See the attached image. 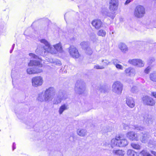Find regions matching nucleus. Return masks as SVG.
Returning a JSON list of instances; mask_svg holds the SVG:
<instances>
[{
  "label": "nucleus",
  "mask_w": 156,
  "mask_h": 156,
  "mask_svg": "<svg viewBox=\"0 0 156 156\" xmlns=\"http://www.w3.org/2000/svg\"><path fill=\"white\" fill-rule=\"evenodd\" d=\"M118 61L117 59H114L112 60V62L113 64L115 66L116 64H118L117 63L118 62Z\"/></svg>",
  "instance_id": "46"
},
{
  "label": "nucleus",
  "mask_w": 156,
  "mask_h": 156,
  "mask_svg": "<svg viewBox=\"0 0 156 156\" xmlns=\"http://www.w3.org/2000/svg\"><path fill=\"white\" fill-rule=\"evenodd\" d=\"M127 137L130 140L138 141L139 139V135L134 132H130L126 134Z\"/></svg>",
  "instance_id": "13"
},
{
  "label": "nucleus",
  "mask_w": 156,
  "mask_h": 156,
  "mask_svg": "<svg viewBox=\"0 0 156 156\" xmlns=\"http://www.w3.org/2000/svg\"><path fill=\"white\" fill-rule=\"evenodd\" d=\"M151 95L156 98V92H151Z\"/></svg>",
  "instance_id": "48"
},
{
  "label": "nucleus",
  "mask_w": 156,
  "mask_h": 156,
  "mask_svg": "<svg viewBox=\"0 0 156 156\" xmlns=\"http://www.w3.org/2000/svg\"><path fill=\"white\" fill-rule=\"evenodd\" d=\"M75 90L79 94H83L85 90V83L81 80H78L75 84Z\"/></svg>",
  "instance_id": "5"
},
{
  "label": "nucleus",
  "mask_w": 156,
  "mask_h": 156,
  "mask_svg": "<svg viewBox=\"0 0 156 156\" xmlns=\"http://www.w3.org/2000/svg\"><path fill=\"white\" fill-rule=\"evenodd\" d=\"M119 4H109V8L110 11L114 12L117 10Z\"/></svg>",
  "instance_id": "23"
},
{
  "label": "nucleus",
  "mask_w": 156,
  "mask_h": 156,
  "mask_svg": "<svg viewBox=\"0 0 156 156\" xmlns=\"http://www.w3.org/2000/svg\"><path fill=\"white\" fill-rule=\"evenodd\" d=\"M70 49H76V48H74V47H73L72 46H70Z\"/></svg>",
  "instance_id": "53"
},
{
  "label": "nucleus",
  "mask_w": 156,
  "mask_h": 156,
  "mask_svg": "<svg viewBox=\"0 0 156 156\" xmlns=\"http://www.w3.org/2000/svg\"><path fill=\"white\" fill-rule=\"evenodd\" d=\"M128 142L125 139H122L120 136H116L115 139H112L111 141L110 145L112 148L115 146L120 147H125L128 144Z\"/></svg>",
  "instance_id": "1"
},
{
  "label": "nucleus",
  "mask_w": 156,
  "mask_h": 156,
  "mask_svg": "<svg viewBox=\"0 0 156 156\" xmlns=\"http://www.w3.org/2000/svg\"><path fill=\"white\" fill-rule=\"evenodd\" d=\"M91 24L96 29H98L101 27L102 22L100 19H95L92 21Z\"/></svg>",
  "instance_id": "17"
},
{
  "label": "nucleus",
  "mask_w": 156,
  "mask_h": 156,
  "mask_svg": "<svg viewBox=\"0 0 156 156\" xmlns=\"http://www.w3.org/2000/svg\"><path fill=\"white\" fill-rule=\"evenodd\" d=\"M128 62L130 64L137 67H143L144 65V62L141 59H130Z\"/></svg>",
  "instance_id": "9"
},
{
  "label": "nucleus",
  "mask_w": 156,
  "mask_h": 156,
  "mask_svg": "<svg viewBox=\"0 0 156 156\" xmlns=\"http://www.w3.org/2000/svg\"><path fill=\"white\" fill-rule=\"evenodd\" d=\"M17 110H18V111H19V108H18V109Z\"/></svg>",
  "instance_id": "60"
},
{
  "label": "nucleus",
  "mask_w": 156,
  "mask_h": 156,
  "mask_svg": "<svg viewBox=\"0 0 156 156\" xmlns=\"http://www.w3.org/2000/svg\"><path fill=\"white\" fill-rule=\"evenodd\" d=\"M131 146L133 148L136 150H139L141 148V146L139 144L134 143L131 144Z\"/></svg>",
  "instance_id": "31"
},
{
  "label": "nucleus",
  "mask_w": 156,
  "mask_h": 156,
  "mask_svg": "<svg viewBox=\"0 0 156 156\" xmlns=\"http://www.w3.org/2000/svg\"><path fill=\"white\" fill-rule=\"evenodd\" d=\"M118 47L119 49H127V46L125 44L122 43H119Z\"/></svg>",
  "instance_id": "36"
},
{
  "label": "nucleus",
  "mask_w": 156,
  "mask_h": 156,
  "mask_svg": "<svg viewBox=\"0 0 156 156\" xmlns=\"http://www.w3.org/2000/svg\"><path fill=\"white\" fill-rule=\"evenodd\" d=\"M154 46L156 47V43H155Z\"/></svg>",
  "instance_id": "58"
},
{
  "label": "nucleus",
  "mask_w": 156,
  "mask_h": 156,
  "mask_svg": "<svg viewBox=\"0 0 156 156\" xmlns=\"http://www.w3.org/2000/svg\"><path fill=\"white\" fill-rule=\"evenodd\" d=\"M116 68L117 69L122 70L123 69V67L121 65L119 64H116V65H115Z\"/></svg>",
  "instance_id": "43"
},
{
  "label": "nucleus",
  "mask_w": 156,
  "mask_h": 156,
  "mask_svg": "<svg viewBox=\"0 0 156 156\" xmlns=\"http://www.w3.org/2000/svg\"><path fill=\"white\" fill-rule=\"evenodd\" d=\"M43 82V80L42 77L37 76L33 77L32 79L33 86L35 87L41 85Z\"/></svg>",
  "instance_id": "8"
},
{
  "label": "nucleus",
  "mask_w": 156,
  "mask_h": 156,
  "mask_svg": "<svg viewBox=\"0 0 156 156\" xmlns=\"http://www.w3.org/2000/svg\"><path fill=\"white\" fill-rule=\"evenodd\" d=\"M37 100L41 102L49 101L48 98H46V96L45 95L44 92H42L38 94Z\"/></svg>",
  "instance_id": "14"
},
{
  "label": "nucleus",
  "mask_w": 156,
  "mask_h": 156,
  "mask_svg": "<svg viewBox=\"0 0 156 156\" xmlns=\"http://www.w3.org/2000/svg\"><path fill=\"white\" fill-rule=\"evenodd\" d=\"M15 143H13L12 145V150L13 151L14 149H16L15 147Z\"/></svg>",
  "instance_id": "50"
},
{
  "label": "nucleus",
  "mask_w": 156,
  "mask_h": 156,
  "mask_svg": "<svg viewBox=\"0 0 156 156\" xmlns=\"http://www.w3.org/2000/svg\"><path fill=\"white\" fill-rule=\"evenodd\" d=\"M109 4H119V0H110Z\"/></svg>",
  "instance_id": "41"
},
{
  "label": "nucleus",
  "mask_w": 156,
  "mask_h": 156,
  "mask_svg": "<svg viewBox=\"0 0 156 156\" xmlns=\"http://www.w3.org/2000/svg\"><path fill=\"white\" fill-rule=\"evenodd\" d=\"M106 15L108 16L109 17L112 19H113L115 17V13L112 12H108L107 13Z\"/></svg>",
  "instance_id": "34"
},
{
  "label": "nucleus",
  "mask_w": 156,
  "mask_h": 156,
  "mask_svg": "<svg viewBox=\"0 0 156 156\" xmlns=\"http://www.w3.org/2000/svg\"><path fill=\"white\" fill-rule=\"evenodd\" d=\"M143 156H152L146 150H144L140 152Z\"/></svg>",
  "instance_id": "32"
},
{
  "label": "nucleus",
  "mask_w": 156,
  "mask_h": 156,
  "mask_svg": "<svg viewBox=\"0 0 156 156\" xmlns=\"http://www.w3.org/2000/svg\"><path fill=\"white\" fill-rule=\"evenodd\" d=\"M146 25L150 28L153 27H156V22L153 20H148L146 23Z\"/></svg>",
  "instance_id": "28"
},
{
  "label": "nucleus",
  "mask_w": 156,
  "mask_h": 156,
  "mask_svg": "<svg viewBox=\"0 0 156 156\" xmlns=\"http://www.w3.org/2000/svg\"><path fill=\"white\" fill-rule=\"evenodd\" d=\"M143 100L144 104L150 106H153L155 103V101L153 98L147 96L143 98Z\"/></svg>",
  "instance_id": "12"
},
{
  "label": "nucleus",
  "mask_w": 156,
  "mask_h": 156,
  "mask_svg": "<svg viewBox=\"0 0 156 156\" xmlns=\"http://www.w3.org/2000/svg\"><path fill=\"white\" fill-rule=\"evenodd\" d=\"M67 98V95L64 93L63 91H59L57 97L54 98L53 100V104L57 105L60 103L62 100H66Z\"/></svg>",
  "instance_id": "6"
},
{
  "label": "nucleus",
  "mask_w": 156,
  "mask_h": 156,
  "mask_svg": "<svg viewBox=\"0 0 156 156\" xmlns=\"http://www.w3.org/2000/svg\"><path fill=\"white\" fill-rule=\"evenodd\" d=\"M134 129L136 130H142L144 129V127L138 125H135L134 126Z\"/></svg>",
  "instance_id": "37"
},
{
  "label": "nucleus",
  "mask_w": 156,
  "mask_h": 156,
  "mask_svg": "<svg viewBox=\"0 0 156 156\" xmlns=\"http://www.w3.org/2000/svg\"><path fill=\"white\" fill-rule=\"evenodd\" d=\"M137 118L139 121L144 119V122L145 125L147 126L152 124L154 121L153 118L151 116L148 115L143 117L142 115H139L137 116Z\"/></svg>",
  "instance_id": "10"
},
{
  "label": "nucleus",
  "mask_w": 156,
  "mask_h": 156,
  "mask_svg": "<svg viewBox=\"0 0 156 156\" xmlns=\"http://www.w3.org/2000/svg\"><path fill=\"white\" fill-rule=\"evenodd\" d=\"M137 90V87L136 86L133 87H132L131 89V91L133 93L136 92V90Z\"/></svg>",
  "instance_id": "45"
},
{
  "label": "nucleus",
  "mask_w": 156,
  "mask_h": 156,
  "mask_svg": "<svg viewBox=\"0 0 156 156\" xmlns=\"http://www.w3.org/2000/svg\"><path fill=\"white\" fill-rule=\"evenodd\" d=\"M41 70L39 69L37 71H35V70L33 68H29L27 69V71L28 74H37L40 72Z\"/></svg>",
  "instance_id": "22"
},
{
  "label": "nucleus",
  "mask_w": 156,
  "mask_h": 156,
  "mask_svg": "<svg viewBox=\"0 0 156 156\" xmlns=\"http://www.w3.org/2000/svg\"><path fill=\"white\" fill-rule=\"evenodd\" d=\"M28 66H34V69H35L36 71H37L39 69L41 70V71L39 72V73L42 72L43 71L39 67H41L42 66V65L40 64L39 61L31 60L28 64Z\"/></svg>",
  "instance_id": "11"
},
{
  "label": "nucleus",
  "mask_w": 156,
  "mask_h": 156,
  "mask_svg": "<svg viewBox=\"0 0 156 156\" xmlns=\"http://www.w3.org/2000/svg\"><path fill=\"white\" fill-rule=\"evenodd\" d=\"M125 72L127 75L130 76H134L136 74L135 69L131 67L126 69L125 70Z\"/></svg>",
  "instance_id": "15"
},
{
  "label": "nucleus",
  "mask_w": 156,
  "mask_h": 156,
  "mask_svg": "<svg viewBox=\"0 0 156 156\" xmlns=\"http://www.w3.org/2000/svg\"><path fill=\"white\" fill-rule=\"evenodd\" d=\"M49 61L51 63H56V64L59 65H61V62L60 61L58 60H55L53 59L50 58L49 59Z\"/></svg>",
  "instance_id": "33"
},
{
  "label": "nucleus",
  "mask_w": 156,
  "mask_h": 156,
  "mask_svg": "<svg viewBox=\"0 0 156 156\" xmlns=\"http://www.w3.org/2000/svg\"><path fill=\"white\" fill-rule=\"evenodd\" d=\"M111 31L110 32V33H111ZM114 32H115V31H114V30H112V34H113Z\"/></svg>",
  "instance_id": "54"
},
{
  "label": "nucleus",
  "mask_w": 156,
  "mask_h": 156,
  "mask_svg": "<svg viewBox=\"0 0 156 156\" xmlns=\"http://www.w3.org/2000/svg\"><path fill=\"white\" fill-rule=\"evenodd\" d=\"M97 34L99 36L105 37L106 35V32L105 30L101 29L98 32Z\"/></svg>",
  "instance_id": "30"
},
{
  "label": "nucleus",
  "mask_w": 156,
  "mask_h": 156,
  "mask_svg": "<svg viewBox=\"0 0 156 156\" xmlns=\"http://www.w3.org/2000/svg\"><path fill=\"white\" fill-rule=\"evenodd\" d=\"M44 94L49 101H51L55 94V90L54 87H50L44 91Z\"/></svg>",
  "instance_id": "7"
},
{
  "label": "nucleus",
  "mask_w": 156,
  "mask_h": 156,
  "mask_svg": "<svg viewBox=\"0 0 156 156\" xmlns=\"http://www.w3.org/2000/svg\"><path fill=\"white\" fill-rule=\"evenodd\" d=\"M48 51L50 52L52 54H56L57 53L58 50H62V49H48Z\"/></svg>",
  "instance_id": "39"
},
{
  "label": "nucleus",
  "mask_w": 156,
  "mask_h": 156,
  "mask_svg": "<svg viewBox=\"0 0 156 156\" xmlns=\"http://www.w3.org/2000/svg\"><path fill=\"white\" fill-rule=\"evenodd\" d=\"M151 153L155 156H156V152L153 151H151Z\"/></svg>",
  "instance_id": "51"
},
{
  "label": "nucleus",
  "mask_w": 156,
  "mask_h": 156,
  "mask_svg": "<svg viewBox=\"0 0 156 156\" xmlns=\"http://www.w3.org/2000/svg\"><path fill=\"white\" fill-rule=\"evenodd\" d=\"M53 46L55 49H62V46L60 43L53 45Z\"/></svg>",
  "instance_id": "38"
},
{
  "label": "nucleus",
  "mask_w": 156,
  "mask_h": 156,
  "mask_svg": "<svg viewBox=\"0 0 156 156\" xmlns=\"http://www.w3.org/2000/svg\"><path fill=\"white\" fill-rule=\"evenodd\" d=\"M90 45V43L88 41H83L80 43V45L82 48H88Z\"/></svg>",
  "instance_id": "29"
},
{
  "label": "nucleus",
  "mask_w": 156,
  "mask_h": 156,
  "mask_svg": "<svg viewBox=\"0 0 156 156\" xmlns=\"http://www.w3.org/2000/svg\"><path fill=\"white\" fill-rule=\"evenodd\" d=\"M69 51L73 57L77 58L79 57L80 54L77 49H69Z\"/></svg>",
  "instance_id": "20"
},
{
  "label": "nucleus",
  "mask_w": 156,
  "mask_h": 156,
  "mask_svg": "<svg viewBox=\"0 0 156 156\" xmlns=\"http://www.w3.org/2000/svg\"><path fill=\"white\" fill-rule=\"evenodd\" d=\"M126 103L130 108H133L135 105V103L133 98L132 97L127 98L126 99Z\"/></svg>",
  "instance_id": "19"
},
{
  "label": "nucleus",
  "mask_w": 156,
  "mask_h": 156,
  "mask_svg": "<svg viewBox=\"0 0 156 156\" xmlns=\"http://www.w3.org/2000/svg\"><path fill=\"white\" fill-rule=\"evenodd\" d=\"M152 61H154V58L151 59Z\"/></svg>",
  "instance_id": "56"
},
{
  "label": "nucleus",
  "mask_w": 156,
  "mask_h": 156,
  "mask_svg": "<svg viewBox=\"0 0 156 156\" xmlns=\"http://www.w3.org/2000/svg\"><path fill=\"white\" fill-rule=\"evenodd\" d=\"M154 136H156V133H155L154 134Z\"/></svg>",
  "instance_id": "59"
},
{
  "label": "nucleus",
  "mask_w": 156,
  "mask_h": 156,
  "mask_svg": "<svg viewBox=\"0 0 156 156\" xmlns=\"http://www.w3.org/2000/svg\"><path fill=\"white\" fill-rule=\"evenodd\" d=\"M141 134L142 136V137L140 138L141 141L143 143L147 142L150 137L148 133L147 132H144L142 133Z\"/></svg>",
  "instance_id": "16"
},
{
  "label": "nucleus",
  "mask_w": 156,
  "mask_h": 156,
  "mask_svg": "<svg viewBox=\"0 0 156 156\" xmlns=\"http://www.w3.org/2000/svg\"><path fill=\"white\" fill-rule=\"evenodd\" d=\"M29 55L33 57V58H37V56H36V55H34L33 53H30Z\"/></svg>",
  "instance_id": "47"
},
{
  "label": "nucleus",
  "mask_w": 156,
  "mask_h": 156,
  "mask_svg": "<svg viewBox=\"0 0 156 156\" xmlns=\"http://www.w3.org/2000/svg\"><path fill=\"white\" fill-rule=\"evenodd\" d=\"M131 0H127L125 3V5L128 4L131 2Z\"/></svg>",
  "instance_id": "49"
},
{
  "label": "nucleus",
  "mask_w": 156,
  "mask_h": 156,
  "mask_svg": "<svg viewBox=\"0 0 156 156\" xmlns=\"http://www.w3.org/2000/svg\"><path fill=\"white\" fill-rule=\"evenodd\" d=\"M40 42L43 44L47 48L51 49V47L50 43L46 39H43L40 40Z\"/></svg>",
  "instance_id": "25"
},
{
  "label": "nucleus",
  "mask_w": 156,
  "mask_h": 156,
  "mask_svg": "<svg viewBox=\"0 0 156 156\" xmlns=\"http://www.w3.org/2000/svg\"><path fill=\"white\" fill-rule=\"evenodd\" d=\"M77 133L81 136H84L87 134V131L84 129H78L77 131Z\"/></svg>",
  "instance_id": "24"
},
{
  "label": "nucleus",
  "mask_w": 156,
  "mask_h": 156,
  "mask_svg": "<svg viewBox=\"0 0 156 156\" xmlns=\"http://www.w3.org/2000/svg\"><path fill=\"white\" fill-rule=\"evenodd\" d=\"M101 62L103 63V66H107L110 65L111 63V62L107 59L102 60L101 61Z\"/></svg>",
  "instance_id": "35"
},
{
  "label": "nucleus",
  "mask_w": 156,
  "mask_h": 156,
  "mask_svg": "<svg viewBox=\"0 0 156 156\" xmlns=\"http://www.w3.org/2000/svg\"><path fill=\"white\" fill-rule=\"evenodd\" d=\"M128 156H139V154L134 151L129 149L127 151Z\"/></svg>",
  "instance_id": "26"
},
{
  "label": "nucleus",
  "mask_w": 156,
  "mask_h": 156,
  "mask_svg": "<svg viewBox=\"0 0 156 156\" xmlns=\"http://www.w3.org/2000/svg\"><path fill=\"white\" fill-rule=\"evenodd\" d=\"M105 68L104 66H99L98 65H97L94 66V68L96 69H103Z\"/></svg>",
  "instance_id": "40"
},
{
  "label": "nucleus",
  "mask_w": 156,
  "mask_h": 156,
  "mask_svg": "<svg viewBox=\"0 0 156 156\" xmlns=\"http://www.w3.org/2000/svg\"><path fill=\"white\" fill-rule=\"evenodd\" d=\"M112 153L115 155L124 156L125 154V151L122 150H113Z\"/></svg>",
  "instance_id": "21"
},
{
  "label": "nucleus",
  "mask_w": 156,
  "mask_h": 156,
  "mask_svg": "<svg viewBox=\"0 0 156 156\" xmlns=\"http://www.w3.org/2000/svg\"><path fill=\"white\" fill-rule=\"evenodd\" d=\"M121 50H122V52H124V50H125V51H126L127 49H121Z\"/></svg>",
  "instance_id": "55"
},
{
  "label": "nucleus",
  "mask_w": 156,
  "mask_h": 156,
  "mask_svg": "<svg viewBox=\"0 0 156 156\" xmlns=\"http://www.w3.org/2000/svg\"><path fill=\"white\" fill-rule=\"evenodd\" d=\"M11 76L14 87H18L19 83V67H15L12 70Z\"/></svg>",
  "instance_id": "2"
},
{
  "label": "nucleus",
  "mask_w": 156,
  "mask_h": 156,
  "mask_svg": "<svg viewBox=\"0 0 156 156\" xmlns=\"http://www.w3.org/2000/svg\"><path fill=\"white\" fill-rule=\"evenodd\" d=\"M69 108V105L67 103H64L61 105L59 108L58 112L59 115L62 114L64 111L67 110Z\"/></svg>",
  "instance_id": "18"
},
{
  "label": "nucleus",
  "mask_w": 156,
  "mask_h": 156,
  "mask_svg": "<svg viewBox=\"0 0 156 156\" xmlns=\"http://www.w3.org/2000/svg\"><path fill=\"white\" fill-rule=\"evenodd\" d=\"M150 80L153 82H156V71H154L149 75Z\"/></svg>",
  "instance_id": "27"
},
{
  "label": "nucleus",
  "mask_w": 156,
  "mask_h": 156,
  "mask_svg": "<svg viewBox=\"0 0 156 156\" xmlns=\"http://www.w3.org/2000/svg\"><path fill=\"white\" fill-rule=\"evenodd\" d=\"M112 91L117 94H120L123 89L122 84L119 81H116L112 84Z\"/></svg>",
  "instance_id": "4"
},
{
  "label": "nucleus",
  "mask_w": 156,
  "mask_h": 156,
  "mask_svg": "<svg viewBox=\"0 0 156 156\" xmlns=\"http://www.w3.org/2000/svg\"><path fill=\"white\" fill-rule=\"evenodd\" d=\"M145 14V9L141 5H138L136 7L134 12V16L137 18H141Z\"/></svg>",
  "instance_id": "3"
},
{
  "label": "nucleus",
  "mask_w": 156,
  "mask_h": 156,
  "mask_svg": "<svg viewBox=\"0 0 156 156\" xmlns=\"http://www.w3.org/2000/svg\"><path fill=\"white\" fill-rule=\"evenodd\" d=\"M151 69V68L150 66H148L147 68H146L144 70V73L146 74H148Z\"/></svg>",
  "instance_id": "42"
},
{
  "label": "nucleus",
  "mask_w": 156,
  "mask_h": 156,
  "mask_svg": "<svg viewBox=\"0 0 156 156\" xmlns=\"http://www.w3.org/2000/svg\"><path fill=\"white\" fill-rule=\"evenodd\" d=\"M17 109H16V108H15L14 109V111H15V112L16 113V114H17V113L18 112L17 111Z\"/></svg>",
  "instance_id": "52"
},
{
  "label": "nucleus",
  "mask_w": 156,
  "mask_h": 156,
  "mask_svg": "<svg viewBox=\"0 0 156 156\" xmlns=\"http://www.w3.org/2000/svg\"><path fill=\"white\" fill-rule=\"evenodd\" d=\"M12 50H11L10 51V53H11L12 52Z\"/></svg>",
  "instance_id": "57"
},
{
  "label": "nucleus",
  "mask_w": 156,
  "mask_h": 156,
  "mask_svg": "<svg viewBox=\"0 0 156 156\" xmlns=\"http://www.w3.org/2000/svg\"><path fill=\"white\" fill-rule=\"evenodd\" d=\"M86 52L89 55H90L92 54V51L91 49H86Z\"/></svg>",
  "instance_id": "44"
}]
</instances>
